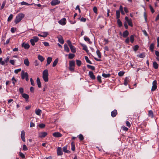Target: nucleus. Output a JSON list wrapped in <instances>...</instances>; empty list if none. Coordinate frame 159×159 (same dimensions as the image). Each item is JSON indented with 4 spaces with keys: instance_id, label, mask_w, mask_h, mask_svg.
I'll return each instance as SVG.
<instances>
[{
    "instance_id": "f257e3e1",
    "label": "nucleus",
    "mask_w": 159,
    "mask_h": 159,
    "mask_svg": "<svg viewBox=\"0 0 159 159\" xmlns=\"http://www.w3.org/2000/svg\"><path fill=\"white\" fill-rule=\"evenodd\" d=\"M25 16L24 14L22 13H20L16 16L14 22L17 24L20 22Z\"/></svg>"
},
{
    "instance_id": "f03ea898",
    "label": "nucleus",
    "mask_w": 159,
    "mask_h": 159,
    "mask_svg": "<svg viewBox=\"0 0 159 159\" xmlns=\"http://www.w3.org/2000/svg\"><path fill=\"white\" fill-rule=\"evenodd\" d=\"M48 71L47 69L44 70L43 73V78L44 81L45 82H47L48 81Z\"/></svg>"
},
{
    "instance_id": "7ed1b4c3",
    "label": "nucleus",
    "mask_w": 159,
    "mask_h": 159,
    "mask_svg": "<svg viewBox=\"0 0 159 159\" xmlns=\"http://www.w3.org/2000/svg\"><path fill=\"white\" fill-rule=\"evenodd\" d=\"M39 40V38L37 36H34L30 40V42L32 46H34L35 43L37 42Z\"/></svg>"
},
{
    "instance_id": "20e7f679",
    "label": "nucleus",
    "mask_w": 159,
    "mask_h": 159,
    "mask_svg": "<svg viewBox=\"0 0 159 159\" xmlns=\"http://www.w3.org/2000/svg\"><path fill=\"white\" fill-rule=\"evenodd\" d=\"M157 82L156 80H154L152 82V86L151 91H154L157 88Z\"/></svg>"
},
{
    "instance_id": "39448f33",
    "label": "nucleus",
    "mask_w": 159,
    "mask_h": 159,
    "mask_svg": "<svg viewBox=\"0 0 159 159\" xmlns=\"http://www.w3.org/2000/svg\"><path fill=\"white\" fill-rule=\"evenodd\" d=\"M66 18H63L58 21V23L62 25H66Z\"/></svg>"
},
{
    "instance_id": "423d86ee",
    "label": "nucleus",
    "mask_w": 159,
    "mask_h": 159,
    "mask_svg": "<svg viewBox=\"0 0 159 159\" xmlns=\"http://www.w3.org/2000/svg\"><path fill=\"white\" fill-rule=\"evenodd\" d=\"M60 3V1L58 0H52L51 2V5L52 6L56 5Z\"/></svg>"
},
{
    "instance_id": "0eeeda50",
    "label": "nucleus",
    "mask_w": 159,
    "mask_h": 159,
    "mask_svg": "<svg viewBox=\"0 0 159 159\" xmlns=\"http://www.w3.org/2000/svg\"><path fill=\"white\" fill-rule=\"evenodd\" d=\"M47 135V133L46 132H41L39 134V137L40 138H44Z\"/></svg>"
},
{
    "instance_id": "6e6552de",
    "label": "nucleus",
    "mask_w": 159,
    "mask_h": 159,
    "mask_svg": "<svg viewBox=\"0 0 159 159\" xmlns=\"http://www.w3.org/2000/svg\"><path fill=\"white\" fill-rule=\"evenodd\" d=\"M21 46L22 47L26 49H28L30 47V46L28 43H22Z\"/></svg>"
},
{
    "instance_id": "1a4fd4ad",
    "label": "nucleus",
    "mask_w": 159,
    "mask_h": 159,
    "mask_svg": "<svg viewBox=\"0 0 159 159\" xmlns=\"http://www.w3.org/2000/svg\"><path fill=\"white\" fill-rule=\"evenodd\" d=\"M25 132L24 131H22L21 133V138L22 141L24 142H25Z\"/></svg>"
},
{
    "instance_id": "9d476101",
    "label": "nucleus",
    "mask_w": 159,
    "mask_h": 159,
    "mask_svg": "<svg viewBox=\"0 0 159 159\" xmlns=\"http://www.w3.org/2000/svg\"><path fill=\"white\" fill-rule=\"evenodd\" d=\"M57 153L58 155H61L63 154L61 148L58 147L57 150Z\"/></svg>"
},
{
    "instance_id": "9b49d317",
    "label": "nucleus",
    "mask_w": 159,
    "mask_h": 159,
    "mask_svg": "<svg viewBox=\"0 0 159 159\" xmlns=\"http://www.w3.org/2000/svg\"><path fill=\"white\" fill-rule=\"evenodd\" d=\"M57 38L58 39V41L59 42H60L61 44H63L64 41L62 36L61 35H59L57 37Z\"/></svg>"
},
{
    "instance_id": "f8f14e48",
    "label": "nucleus",
    "mask_w": 159,
    "mask_h": 159,
    "mask_svg": "<svg viewBox=\"0 0 159 159\" xmlns=\"http://www.w3.org/2000/svg\"><path fill=\"white\" fill-rule=\"evenodd\" d=\"M52 135L56 137H60L62 136L61 134L59 132H55L52 134Z\"/></svg>"
},
{
    "instance_id": "ddd939ff",
    "label": "nucleus",
    "mask_w": 159,
    "mask_h": 159,
    "mask_svg": "<svg viewBox=\"0 0 159 159\" xmlns=\"http://www.w3.org/2000/svg\"><path fill=\"white\" fill-rule=\"evenodd\" d=\"M89 75L90 77L93 80H94L95 79V77L93 74V72L90 71L89 72Z\"/></svg>"
},
{
    "instance_id": "4468645a",
    "label": "nucleus",
    "mask_w": 159,
    "mask_h": 159,
    "mask_svg": "<svg viewBox=\"0 0 159 159\" xmlns=\"http://www.w3.org/2000/svg\"><path fill=\"white\" fill-rule=\"evenodd\" d=\"M117 114V110H114L111 112V116L112 117H114L116 116Z\"/></svg>"
},
{
    "instance_id": "2eb2a0df",
    "label": "nucleus",
    "mask_w": 159,
    "mask_h": 159,
    "mask_svg": "<svg viewBox=\"0 0 159 159\" xmlns=\"http://www.w3.org/2000/svg\"><path fill=\"white\" fill-rule=\"evenodd\" d=\"M69 47L71 51L72 52L74 53H75L76 52V49L72 45Z\"/></svg>"
},
{
    "instance_id": "dca6fc26",
    "label": "nucleus",
    "mask_w": 159,
    "mask_h": 159,
    "mask_svg": "<svg viewBox=\"0 0 159 159\" xmlns=\"http://www.w3.org/2000/svg\"><path fill=\"white\" fill-rule=\"evenodd\" d=\"M26 73H28L27 72H25L24 71H22L21 73V78L22 79H24L26 77Z\"/></svg>"
},
{
    "instance_id": "f3484780",
    "label": "nucleus",
    "mask_w": 159,
    "mask_h": 159,
    "mask_svg": "<svg viewBox=\"0 0 159 159\" xmlns=\"http://www.w3.org/2000/svg\"><path fill=\"white\" fill-rule=\"evenodd\" d=\"M36 82L38 87L41 88V84L40 81V79L39 77L37 78Z\"/></svg>"
},
{
    "instance_id": "a211bd4d",
    "label": "nucleus",
    "mask_w": 159,
    "mask_h": 159,
    "mask_svg": "<svg viewBox=\"0 0 159 159\" xmlns=\"http://www.w3.org/2000/svg\"><path fill=\"white\" fill-rule=\"evenodd\" d=\"M129 34V32L127 30H125L123 34V36L124 38H126Z\"/></svg>"
},
{
    "instance_id": "6ab92c4d",
    "label": "nucleus",
    "mask_w": 159,
    "mask_h": 159,
    "mask_svg": "<svg viewBox=\"0 0 159 159\" xmlns=\"http://www.w3.org/2000/svg\"><path fill=\"white\" fill-rule=\"evenodd\" d=\"M24 64L27 66H28L29 65L30 62L27 58H26L24 60Z\"/></svg>"
},
{
    "instance_id": "aec40b11",
    "label": "nucleus",
    "mask_w": 159,
    "mask_h": 159,
    "mask_svg": "<svg viewBox=\"0 0 159 159\" xmlns=\"http://www.w3.org/2000/svg\"><path fill=\"white\" fill-rule=\"evenodd\" d=\"M52 57H48L47 58V63L46 64V66H47L48 65H49L50 63L52 61Z\"/></svg>"
},
{
    "instance_id": "412c9836",
    "label": "nucleus",
    "mask_w": 159,
    "mask_h": 159,
    "mask_svg": "<svg viewBox=\"0 0 159 159\" xmlns=\"http://www.w3.org/2000/svg\"><path fill=\"white\" fill-rule=\"evenodd\" d=\"M129 82V80L128 77H126L124 80V84L126 86L127 85L128 82Z\"/></svg>"
},
{
    "instance_id": "4be33fe9",
    "label": "nucleus",
    "mask_w": 159,
    "mask_h": 159,
    "mask_svg": "<svg viewBox=\"0 0 159 159\" xmlns=\"http://www.w3.org/2000/svg\"><path fill=\"white\" fill-rule=\"evenodd\" d=\"M38 59L41 62L43 61L44 60V57L40 55H38Z\"/></svg>"
},
{
    "instance_id": "5701e85b",
    "label": "nucleus",
    "mask_w": 159,
    "mask_h": 159,
    "mask_svg": "<svg viewBox=\"0 0 159 159\" xmlns=\"http://www.w3.org/2000/svg\"><path fill=\"white\" fill-rule=\"evenodd\" d=\"M64 48L65 51L67 52H69L70 51V49L68 47L67 45L66 44H65L64 45Z\"/></svg>"
},
{
    "instance_id": "b1692460",
    "label": "nucleus",
    "mask_w": 159,
    "mask_h": 159,
    "mask_svg": "<svg viewBox=\"0 0 159 159\" xmlns=\"http://www.w3.org/2000/svg\"><path fill=\"white\" fill-rule=\"evenodd\" d=\"M153 67L155 69H157L158 67V65L156 61H154L153 63Z\"/></svg>"
},
{
    "instance_id": "393cba45",
    "label": "nucleus",
    "mask_w": 159,
    "mask_h": 159,
    "mask_svg": "<svg viewBox=\"0 0 159 159\" xmlns=\"http://www.w3.org/2000/svg\"><path fill=\"white\" fill-rule=\"evenodd\" d=\"M22 97L26 99H27L29 98V96L26 93H22Z\"/></svg>"
},
{
    "instance_id": "a878e982",
    "label": "nucleus",
    "mask_w": 159,
    "mask_h": 159,
    "mask_svg": "<svg viewBox=\"0 0 159 159\" xmlns=\"http://www.w3.org/2000/svg\"><path fill=\"white\" fill-rule=\"evenodd\" d=\"M84 39L85 41L88 42L89 43L91 44L92 42L90 41V39L85 36L84 37Z\"/></svg>"
},
{
    "instance_id": "bb28decb",
    "label": "nucleus",
    "mask_w": 159,
    "mask_h": 159,
    "mask_svg": "<svg viewBox=\"0 0 159 159\" xmlns=\"http://www.w3.org/2000/svg\"><path fill=\"white\" fill-rule=\"evenodd\" d=\"M42 111L41 110L39 109H38V110H35V113L36 114L39 116L40 115Z\"/></svg>"
},
{
    "instance_id": "cd10ccee",
    "label": "nucleus",
    "mask_w": 159,
    "mask_h": 159,
    "mask_svg": "<svg viewBox=\"0 0 159 159\" xmlns=\"http://www.w3.org/2000/svg\"><path fill=\"white\" fill-rule=\"evenodd\" d=\"M154 48V44L153 43H151L150 45L149 48L150 50L152 52L153 51Z\"/></svg>"
},
{
    "instance_id": "c85d7f7f",
    "label": "nucleus",
    "mask_w": 159,
    "mask_h": 159,
    "mask_svg": "<svg viewBox=\"0 0 159 159\" xmlns=\"http://www.w3.org/2000/svg\"><path fill=\"white\" fill-rule=\"evenodd\" d=\"M58 61V58L56 59L53 63L52 66L53 67H55L57 64Z\"/></svg>"
},
{
    "instance_id": "c756f323",
    "label": "nucleus",
    "mask_w": 159,
    "mask_h": 159,
    "mask_svg": "<svg viewBox=\"0 0 159 159\" xmlns=\"http://www.w3.org/2000/svg\"><path fill=\"white\" fill-rule=\"evenodd\" d=\"M20 4L21 5H26L27 6L31 5H33V4H30L28 3L25 2L24 1H23L20 3Z\"/></svg>"
},
{
    "instance_id": "7c9ffc66",
    "label": "nucleus",
    "mask_w": 159,
    "mask_h": 159,
    "mask_svg": "<svg viewBox=\"0 0 159 159\" xmlns=\"http://www.w3.org/2000/svg\"><path fill=\"white\" fill-rule=\"evenodd\" d=\"M63 152L66 153H69L70 152L69 151L67 150V146H66L63 148Z\"/></svg>"
},
{
    "instance_id": "2f4dec72",
    "label": "nucleus",
    "mask_w": 159,
    "mask_h": 159,
    "mask_svg": "<svg viewBox=\"0 0 159 159\" xmlns=\"http://www.w3.org/2000/svg\"><path fill=\"white\" fill-rule=\"evenodd\" d=\"M116 18L119 19L120 16V11L119 10H116Z\"/></svg>"
},
{
    "instance_id": "473e14b6",
    "label": "nucleus",
    "mask_w": 159,
    "mask_h": 159,
    "mask_svg": "<svg viewBox=\"0 0 159 159\" xmlns=\"http://www.w3.org/2000/svg\"><path fill=\"white\" fill-rule=\"evenodd\" d=\"M102 76L105 78H107L110 77L111 75L109 74H106L104 73H103L102 75Z\"/></svg>"
},
{
    "instance_id": "72a5a7b5",
    "label": "nucleus",
    "mask_w": 159,
    "mask_h": 159,
    "mask_svg": "<svg viewBox=\"0 0 159 159\" xmlns=\"http://www.w3.org/2000/svg\"><path fill=\"white\" fill-rule=\"evenodd\" d=\"M75 65V62L73 61H70L69 62V66H74Z\"/></svg>"
},
{
    "instance_id": "f704fd0d",
    "label": "nucleus",
    "mask_w": 159,
    "mask_h": 159,
    "mask_svg": "<svg viewBox=\"0 0 159 159\" xmlns=\"http://www.w3.org/2000/svg\"><path fill=\"white\" fill-rule=\"evenodd\" d=\"M82 46L83 47V49L86 52H87L88 51L87 47L85 45L82 44Z\"/></svg>"
},
{
    "instance_id": "c9c22d12",
    "label": "nucleus",
    "mask_w": 159,
    "mask_h": 159,
    "mask_svg": "<svg viewBox=\"0 0 159 159\" xmlns=\"http://www.w3.org/2000/svg\"><path fill=\"white\" fill-rule=\"evenodd\" d=\"M87 67L88 68L91 69L92 70H94L95 69V68L94 66L90 65H87Z\"/></svg>"
},
{
    "instance_id": "e433bc0d",
    "label": "nucleus",
    "mask_w": 159,
    "mask_h": 159,
    "mask_svg": "<svg viewBox=\"0 0 159 159\" xmlns=\"http://www.w3.org/2000/svg\"><path fill=\"white\" fill-rule=\"evenodd\" d=\"M85 59L86 60L87 62L90 64H92V62L89 60V58L87 56H85Z\"/></svg>"
},
{
    "instance_id": "4c0bfd02",
    "label": "nucleus",
    "mask_w": 159,
    "mask_h": 159,
    "mask_svg": "<svg viewBox=\"0 0 159 159\" xmlns=\"http://www.w3.org/2000/svg\"><path fill=\"white\" fill-rule=\"evenodd\" d=\"M71 150L73 151H74L75 149V147L74 143L73 142H72L71 143Z\"/></svg>"
},
{
    "instance_id": "58836bf2",
    "label": "nucleus",
    "mask_w": 159,
    "mask_h": 159,
    "mask_svg": "<svg viewBox=\"0 0 159 159\" xmlns=\"http://www.w3.org/2000/svg\"><path fill=\"white\" fill-rule=\"evenodd\" d=\"M75 55L74 54L70 53L68 55V58L70 59H73L75 57Z\"/></svg>"
},
{
    "instance_id": "ea45409f",
    "label": "nucleus",
    "mask_w": 159,
    "mask_h": 159,
    "mask_svg": "<svg viewBox=\"0 0 159 159\" xmlns=\"http://www.w3.org/2000/svg\"><path fill=\"white\" fill-rule=\"evenodd\" d=\"M130 40L132 43H133L134 40V37L133 35H131L130 36Z\"/></svg>"
},
{
    "instance_id": "a19ab883",
    "label": "nucleus",
    "mask_w": 159,
    "mask_h": 159,
    "mask_svg": "<svg viewBox=\"0 0 159 159\" xmlns=\"http://www.w3.org/2000/svg\"><path fill=\"white\" fill-rule=\"evenodd\" d=\"M13 16L12 14H11L8 17V19H7L8 21L10 22L11 20L13 18Z\"/></svg>"
},
{
    "instance_id": "79ce46f5",
    "label": "nucleus",
    "mask_w": 159,
    "mask_h": 159,
    "mask_svg": "<svg viewBox=\"0 0 159 159\" xmlns=\"http://www.w3.org/2000/svg\"><path fill=\"white\" fill-rule=\"evenodd\" d=\"M149 116L152 118L153 117V113L152 111H149L148 112Z\"/></svg>"
},
{
    "instance_id": "37998d69",
    "label": "nucleus",
    "mask_w": 159,
    "mask_h": 159,
    "mask_svg": "<svg viewBox=\"0 0 159 159\" xmlns=\"http://www.w3.org/2000/svg\"><path fill=\"white\" fill-rule=\"evenodd\" d=\"M117 24L119 27H121L122 25V23L120 20L119 19H117Z\"/></svg>"
},
{
    "instance_id": "c03bdc74",
    "label": "nucleus",
    "mask_w": 159,
    "mask_h": 159,
    "mask_svg": "<svg viewBox=\"0 0 159 159\" xmlns=\"http://www.w3.org/2000/svg\"><path fill=\"white\" fill-rule=\"evenodd\" d=\"M125 73V72L123 71H120L118 72V75L119 76H122Z\"/></svg>"
},
{
    "instance_id": "a18cd8bd",
    "label": "nucleus",
    "mask_w": 159,
    "mask_h": 159,
    "mask_svg": "<svg viewBox=\"0 0 159 159\" xmlns=\"http://www.w3.org/2000/svg\"><path fill=\"white\" fill-rule=\"evenodd\" d=\"M96 53H97V54L98 57L101 58V53H100V51L98 49L97 50V51H96Z\"/></svg>"
},
{
    "instance_id": "49530a36",
    "label": "nucleus",
    "mask_w": 159,
    "mask_h": 159,
    "mask_svg": "<svg viewBox=\"0 0 159 159\" xmlns=\"http://www.w3.org/2000/svg\"><path fill=\"white\" fill-rule=\"evenodd\" d=\"M76 64L78 66H80L81 64V61L80 60H76Z\"/></svg>"
},
{
    "instance_id": "de8ad7c7",
    "label": "nucleus",
    "mask_w": 159,
    "mask_h": 159,
    "mask_svg": "<svg viewBox=\"0 0 159 159\" xmlns=\"http://www.w3.org/2000/svg\"><path fill=\"white\" fill-rule=\"evenodd\" d=\"M129 25L132 27L133 26L132 23L131 19H129V20L127 21Z\"/></svg>"
},
{
    "instance_id": "09e8293b",
    "label": "nucleus",
    "mask_w": 159,
    "mask_h": 159,
    "mask_svg": "<svg viewBox=\"0 0 159 159\" xmlns=\"http://www.w3.org/2000/svg\"><path fill=\"white\" fill-rule=\"evenodd\" d=\"M6 1H4L2 3V6L1 7V9H2L4 7L6 4Z\"/></svg>"
},
{
    "instance_id": "8fccbe9b",
    "label": "nucleus",
    "mask_w": 159,
    "mask_h": 159,
    "mask_svg": "<svg viewBox=\"0 0 159 159\" xmlns=\"http://www.w3.org/2000/svg\"><path fill=\"white\" fill-rule=\"evenodd\" d=\"M48 35V34L47 32H44L42 33V37H45L47 36Z\"/></svg>"
},
{
    "instance_id": "3c124183",
    "label": "nucleus",
    "mask_w": 159,
    "mask_h": 159,
    "mask_svg": "<svg viewBox=\"0 0 159 159\" xmlns=\"http://www.w3.org/2000/svg\"><path fill=\"white\" fill-rule=\"evenodd\" d=\"M11 80L12 81V83L13 84V85L14 86L15 85V83L16 82V80L14 77H13L12 78Z\"/></svg>"
},
{
    "instance_id": "603ef678",
    "label": "nucleus",
    "mask_w": 159,
    "mask_h": 159,
    "mask_svg": "<svg viewBox=\"0 0 159 159\" xmlns=\"http://www.w3.org/2000/svg\"><path fill=\"white\" fill-rule=\"evenodd\" d=\"M0 64L2 65H5V62L2 61V57H0Z\"/></svg>"
},
{
    "instance_id": "864d4df0",
    "label": "nucleus",
    "mask_w": 159,
    "mask_h": 159,
    "mask_svg": "<svg viewBox=\"0 0 159 159\" xmlns=\"http://www.w3.org/2000/svg\"><path fill=\"white\" fill-rule=\"evenodd\" d=\"M121 128L123 129V130L126 131L128 129V128L125 127V126H122L121 127Z\"/></svg>"
},
{
    "instance_id": "5fc2aeb1",
    "label": "nucleus",
    "mask_w": 159,
    "mask_h": 159,
    "mask_svg": "<svg viewBox=\"0 0 159 159\" xmlns=\"http://www.w3.org/2000/svg\"><path fill=\"white\" fill-rule=\"evenodd\" d=\"M78 137H79V138L80 139L81 141H82L83 140V139H84V137H83V135L82 134H80L79 135Z\"/></svg>"
},
{
    "instance_id": "6e6d98bb",
    "label": "nucleus",
    "mask_w": 159,
    "mask_h": 159,
    "mask_svg": "<svg viewBox=\"0 0 159 159\" xmlns=\"http://www.w3.org/2000/svg\"><path fill=\"white\" fill-rule=\"evenodd\" d=\"M101 77L100 76L98 75L97 77V79L98 80L100 83H101L102 82V80H101Z\"/></svg>"
},
{
    "instance_id": "4d7b16f0",
    "label": "nucleus",
    "mask_w": 159,
    "mask_h": 159,
    "mask_svg": "<svg viewBox=\"0 0 159 159\" xmlns=\"http://www.w3.org/2000/svg\"><path fill=\"white\" fill-rule=\"evenodd\" d=\"M45 125L43 124H41L39 125V126L41 128H43L45 127Z\"/></svg>"
},
{
    "instance_id": "13d9d810",
    "label": "nucleus",
    "mask_w": 159,
    "mask_h": 159,
    "mask_svg": "<svg viewBox=\"0 0 159 159\" xmlns=\"http://www.w3.org/2000/svg\"><path fill=\"white\" fill-rule=\"evenodd\" d=\"M139 48V46L138 45H136L134 48V50L135 51H137Z\"/></svg>"
},
{
    "instance_id": "bf43d9fd",
    "label": "nucleus",
    "mask_w": 159,
    "mask_h": 159,
    "mask_svg": "<svg viewBox=\"0 0 159 159\" xmlns=\"http://www.w3.org/2000/svg\"><path fill=\"white\" fill-rule=\"evenodd\" d=\"M21 70V69L20 68L18 69H17L15 70L14 71V72L16 74H17L19 72H20Z\"/></svg>"
},
{
    "instance_id": "052dcab7",
    "label": "nucleus",
    "mask_w": 159,
    "mask_h": 159,
    "mask_svg": "<svg viewBox=\"0 0 159 159\" xmlns=\"http://www.w3.org/2000/svg\"><path fill=\"white\" fill-rule=\"evenodd\" d=\"M142 32L143 33V34L146 36H148V34H147L146 31L145 30H142Z\"/></svg>"
},
{
    "instance_id": "680f3d73",
    "label": "nucleus",
    "mask_w": 159,
    "mask_h": 159,
    "mask_svg": "<svg viewBox=\"0 0 159 159\" xmlns=\"http://www.w3.org/2000/svg\"><path fill=\"white\" fill-rule=\"evenodd\" d=\"M19 155L21 157L23 158H24L25 157V156L24 154L21 152H19Z\"/></svg>"
},
{
    "instance_id": "e2e57ef3",
    "label": "nucleus",
    "mask_w": 159,
    "mask_h": 159,
    "mask_svg": "<svg viewBox=\"0 0 159 159\" xmlns=\"http://www.w3.org/2000/svg\"><path fill=\"white\" fill-rule=\"evenodd\" d=\"M30 81L31 82V84L33 86H34L35 84H34V82L32 78H31L30 79Z\"/></svg>"
},
{
    "instance_id": "0e129e2a",
    "label": "nucleus",
    "mask_w": 159,
    "mask_h": 159,
    "mask_svg": "<svg viewBox=\"0 0 159 159\" xmlns=\"http://www.w3.org/2000/svg\"><path fill=\"white\" fill-rule=\"evenodd\" d=\"M9 60V57H6V58L4 60V62H5V63H7Z\"/></svg>"
},
{
    "instance_id": "69168bd1",
    "label": "nucleus",
    "mask_w": 159,
    "mask_h": 159,
    "mask_svg": "<svg viewBox=\"0 0 159 159\" xmlns=\"http://www.w3.org/2000/svg\"><path fill=\"white\" fill-rule=\"evenodd\" d=\"M139 57L140 58H143L145 56L144 53H141L139 55Z\"/></svg>"
},
{
    "instance_id": "338daca9",
    "label": "nucleus",
    "mask_w": 159,
    "mask_h": 159,
    "mask_svg": "<svg viewBox=\"0 0 159 159\" xmlns=\"http://www.w3.org/2000/svg\"><path fill=\"white\" fill-rule=\"evenodd\" d=\"M23 149L24 151H26L28 150V148L25 145H24L23 146Z\"/></svg>"
},
{
    "instance_id": "774afa93",
    "label": "nucleus",
    "mask_w": 159,
    "mask_h": 159,
    "mask_svg": "<svg viewBox=\"0 0 159 159\" xmlns=\"http://www.w3.org/2000/svg\"><path fill=\"white\" fill-rule=\"evenodd\" d=\"M19 92L21 93H22H22H23V92H24V89H23L22 88H20V89H19Z\"/></svg>"
}]
</instances>
